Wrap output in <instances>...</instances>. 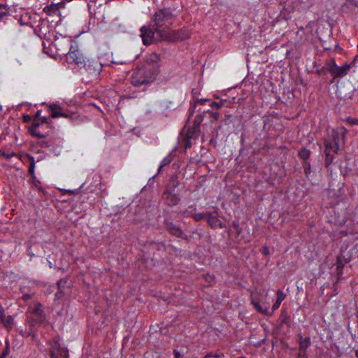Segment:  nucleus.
I'll list each match as a JSON object with an SVG mask.
<instances>
[{"label": "nucleus", "mask_w": 358, "mask_h": 358, "mask_svg": "<svg viewBox=\"0 0 358 358\" xmlns=\"http://www.w3.org/2000/svg\"><path fill=\"white\" fill-rule=\"evenodd\" d=\"M348 132V130L344 127H338L332 130L331 136L325 141L327 166L333 161L331 153H337L338 150L344 148Z\"/></svg>", "instance_id": "f257e3e1"}, {"label": "nucleus", "mask_w": 358, "mask_h": 358, "mask_svg": "<svg viewBox=\"0 0 358 358\" xmlns=\"http://www.w3.org/2000/svg\"><path fill=\"white\" fill-rule=\"evenodd\" d=\"M43 11L48 15H55L59 12V8L57 4L52 3L45 6Z\"/></svg>", "instance_id": "f3484780"}, {"label": "nucleus", "mask_w": 358, "mask_h": 358, "mask_svg": "<svg viewBox=\"0 0 358 358\" xmlns=\"http://www.w3.org/2000/svg\"><path fill=\"white\" fill-rule=\"evenodd\" d=\"M251 303L254 306L257 312L264 315H267L268 313L270 303L266 299V296L265 299L252 297L251 299Z\"/></svg>", "instance_id": "1a4fd4ad"}, {"label": "nucleus", "mask_w": 358, "mask_h": 358, "mask_svg": "<svg viewBox=\"0 0 358 358\" xmlns=\"http://www.w3.org/2000/svg\"><path fill=\"white\" fill-rule=\"evenodd\" d=\"M173 355L175 358H180L181 357L180 352L177 350H173Z\"/></svg>", "instance_id": "473e14b6"}, {"label": "nucleus", "mask_w": 358, "mask_h": 358, "mask_svg": "<svg viewBox=\"0 0 358 358\" xmlns=\"http://www.w3.org/2000/svg\"><path fill=\"white\" fill-rule=\"evenodd\" d=\"M31 313L33 316V319L36 322H43L45 320V314L43 310L41 309V303H35L33 307L30 308Z\"/></svg>", "instance_id": "9b49d317"}, {"label": "nucleus", "mask_w": 358, "mask_h": 358, "mask_svg": "<svg viewBox=\"0 0 358 358\" xmlns=\"http://www.w3.org/2000/svg\"><path fill=\"white\" fill-rule=\"evenodd\" d=\"M156 77L153 73L141 65L138 66L133 73L131 81L133 85L138 87L152 82Z\"/></svg>", "instance_id": "20e7f679"}, {"label": "nucleus", "mask_w": 358, "mask_h": 358, "mask_svg": "<svg viewBox=\"0 0 358 358\" xmlns=\"http://www.w3.org/2000/svg\"><path fill=\"white\" fill-rule=\"evenodd\" d=\"M277 299L274 304L273 305V310H276L280 306L282 301L285 299L286 294L281 290L278 289L276 292Z\"/></svg>", "instance_id": "a211bd4d"}, {"label": "nucleus", "mask_w": 358, "mask_h": 358, "mask_svg": "<svg viewBox=\"0 0 358 358\" xmlns=\"http://www.w3.org/2000/svg\"><path fill=\"white\" fill-rule=\"evenodd\" d=\"M3 7V3H0V8Z\"/></svg>", "instance_id": "79ce46f5"}, {"label": "nucleus", "mask_w": 358, "mask_h": 358, "mask_svg": "<svg viewBox=\"0 0 358 358\" xmlns=\"http://www.w3.org/2000/svg\"><path fill=\"white\" fill-rule=\"evenodd\" d=\"M326 72L327 71L326 69H324V66L317 69V73L320 75H324Z\"/></svg>", "instance_id": "7c9ffc66"}, {"label": "nucleus", "mask_w": 358, "mask_h": 358, "mask_svg": "<svg viewBox=\"0 0 358 358\" xmlns=\"http://www.w3.org/2000/svg\"><path fill=\"white\" fill-rule=\"evenodd\" d=\"M0 322L8 330H10L14 326V318L11 315L6 316L5 313L0 315Z\"/></svg>", "instance_id": "2eb2a0df"}, {"label": "nucleus", "mask_w": 358, "mask_h": 358, "mask_svg": "<svg viewBox=\"0 0 358 358\" xmlns=\"http://www.w3.org/2000/svg\"><path fill=\"white\" fill-rule=\"evenodd\" d=\"M310 345V338L306 337L305 338H300L299 350L300 352L306 353L307 348Z\"/></svg>", "instance_id": "6ab92c4d"}, {"label": "nucleus", "mask_w": 358, "mask_h": 358, "mask_svg": "<svg viewBox=\"0 0 358 358\" xmlns=\"http://www.w3.org/2000/svg\"><path fill=\"white\" fill-rule=\"evenodd\" d=\"M355 356L358 358V349L355 351Z\"/></svg>", "instance_id": "ea45409f"}, {"label": "nucleus", "mask_w": 358, "mask_h": 358, "mask_svg": "<svg viewBox=\"0 0 358 358\" xmlns=\"http://www.w3.org/2000/svg\"><path fill=\"white\" fill-rule=\"evenodd\" d=\"M206 220L212 227H222V222L217 217V216L212 214H208L206 215Z\"/></svg>", "instance_id": "dca6fc26"}, {"label": "nucleus", "mask_w": 358, "mask_h": 358, "mask_svg": "<svg viewBox=\"0 0 358 358\" xmlns=\"http://www.w3.org/2000/svg\"><path fill=\"white\" fill-rule=\"evenodd\" d=\"M41 110H38V111L36 113V114H35V116H34V119H42V118H43V117H41Z\"/></svg>", "instance_id": "72a5a7b5"}, {"label": "nucleus", "mask_w": 358, "mask_h": 358, "mask_svg": "<svg viewBox=\"0 0 358 358\" xmlns=\"http://www.w3.org/2000/svg\"><path fill=\"white\" fill-rule=\"evenodd\" d=\"M50 122V117L34 119L32 124L29 127V131L33 136L38 138H45L49 134Z\"/></svg>", "instance_id": "7ed1b4c3"}, {"label": "nucleus", "mask_w": 358, "mask_h": 358, "mask_svg": "<svg viewBox=\"0 0 358 358\" xmlns=\"http://www.w3.org/2000/svg\"><path fill=\"white\" fill-rule=\"evenodd\" d=\"M174 230H176L175 234L178 236L179 234L180 233V230L178 229H175V228H174Z\"/></svg>", "instance_id": "58836bf2"}, {"label": "nucleus", "mask_w": 358, "mask_h": 358, "mask_svg": "<svg viewBox=\"0 0 358 358\" xmlns=\"http://www.w3.org/2000/svg\"><path fill=\"white\" fill-rule=\"evenodd\" d=\"M0 8V22H3L9 15L10 8L7 4H3Z\"/></svg>", "instance_id": "aec40b11"}, {"label": "nucleus", "mask_w": 358, "mask_h": 358, "mask_svg": "<svg viewBox=\"0 0 358 358\" xmlns=\"http://www.w3.org/2000/svg\"><path fill=\"white\" fill-rule=\"evenodd\" d=\"M268 248H264V251H263V253L265 254V255H267L268 253Z\"/></svg>", "instance_id": "4c0bfd02"}, {"label": "nucleus", "mask_w": 358, "mask_h": 358, "mask_svg": "<svg viewBox=\"0 0 358 358\" xmlns=\"http://www.w3.org/2000/svg\"><path fill=\"white\" fill-rule=\"evenodd\" d=\"M336 66V64L334 61H331L330 62L326 63L324 65V69H326L327 72H329L331 74L334 72L335 68Z\"/></svg>", "instance_id": "412c9836"}, {"label": "nucleus", "mask_w": 358, "mask_h": 358, "mask_svg": "<svg viewBox=\"0 0 358 358\" xmlns=\"http://www.w3.org/2000/svg\"><path fill=\"white\" fill-rule=\"evenodd\" d=\"M175 16L168 8L159 9L150 18V26L155 29L158 37L165 38L173 24Z\"/></svg>", "instance_id": "f03ea898"}, {"label": "nucleus", "mask_w": 358, "mask_h": 358, "mask_svg": "<svg viewBox=\"0 0 358 358\" xmlns=\"http://www.w3.org/2000/svg\"><path fill=\"white\" fill-rule=\"evenodd\" d=\"M241 358H244V357H241Z\"/></svg>", "instance_id": "37998d69"}, {"label": "nucleus", "mask_w": 358, "mask_h": 358, "mask_svg": "<svg viewBox=\"0 0 358 358\" xmlns=\"http://www.w3.org/2000/svg\"><path fill=\"white\" fill-rule=\"evenodd\" d=\"M310 152L309 150H307L306 148H303L301 149L299 152V157L302 159H304V160H306L309 158L310 157Z\"/></svg>", "instance_id": "4be33fe9"}, {"label": "nucleus", "mask_w": 358, "mask_h": 358, "mask_svg": "<svg viewBox=\"0 0 358 358\" xmlns=\"http://www.w3.org/2000/svg\"><path fill=\"white\" fill-rule=\"evenodd\" d=\"M345 121L350 124V125H353V124H358V120H356V119H353V118H347L345 120Z\"/></svg>", "instance_id": "c85d7f7f"}, {"label": "nucleus", "mask_w": 358, "mask_h": 358, "mask_svg": "<svg viewBox=\"0 0 358 358\" xmlns=\"http://www.w3.org/2000/svg\"><path fill=\"white\" fill-rule=\"evenodd\" d=\"M210 115H211V117H212L213 121L216 122L218 120V119L220 117V115L218 113L210 112Z\"/></svg>", "instance_id": "c756f323"}, {"label": "nucleus", "mask_w": 358, "mask_h": 358, "mask_svg": "<svg viewBox=\"0 0 358 358\" xmlns=\"http://www.w3.org/2000/svg\"><path fill=\"white\" fill-rule=\"evenodd\" d=\"M66 61L69 64H76L80 68L85 66V59L79 50L76 43L71 44L70 50L66 54Z\"/></svg>", "instance_id": "39448f33"}, {"label": "nucleus", "mask_w": 358, "mask_h": 358, "mask_svg": "<svg viewBox=\"0 0 358 358\" xmlns=\"http://www.w3.org/2000/svg\"><path fill=\"white\" fill-rule=\"evenodd\" d=\"M48 110L50 113H51L52 118H57L59 117L67 118L69 117L68 114L62 113L61 107L56 103L50 104L48 106Z\"/></svg>", "instance_id": "f8f14e48"}, {"label": "nucleus", "mask_w": 358, "mask_h": 358, "mask_svg": "<svg viewBox=\"0 0 358 358\" xmlns=\"http://www.w3.org/2000/svg\"><path fill=\"white\" fill-rule=\"evenodd\" d=\"M210 356H211V355H206V358H208V357H210Z\"/></svg>", "instance_id": "a19ab883"}, {"label": "nucleus", "mask_w": 358, "mask_h": 358, "mask_svg": "<svg viewBox=\"0 0 358 358\" xmlns=\"http://www.w3.org/2000/svg\"><path fill=\"white\" fill-rule=\"evenodd\" d=\"M299 358H308L306 355V353L299 352Z\"/></svg>", "instance_id": "c9c22d12"}, {"label": "nucleus", "mask_w": 358, "mask_h": 358, "mask_svg": "<svg viewBox=\"0 0 358 358\" xmlns=\"http://www.w3.org/2000/svg\"><path fill=\"white\" fill-rule=\"evenodd\" d=\"M31 164L29 166V172L30 173V174L33 175L34 173L35 163H34V157H31Z\"/></svg>", "instance_id": "bb28decb"}, {"label": "nucleus", "mask_w": 358, "mask_h": 358, "mask_svg": "<svg viewBox=\"0 0 358 358\" xmlns=\"http://www.w3.org/2000/svg\"><path fill=\"white\" fill-rule=\"evenodd\" d=\"M163 198L166 202V203L169 206L176 205L180 201L179 197L176 194H173L171 191L168 189H166L164 192L163 194Z\"/></svg>", "instance_id": "ddd939ff"}, {"label": "nucleus", "mask_w": 358, "mask_h": 358, "mask_svg": "<svg viewBox=\"0 0 358 358\" xmlns=\"http://www.w3.org/2000/svg\"><path fill=\"white\" fill-rule=\"evenodd\" d=\"M50 352L51 358H69L67 349L62 348L57 341L52 343Z\"/></svg>", "instance_id": "9d476101"}, {"label": "nucleus", "mask_w": 358, "mask_h": 358, "mask_svg": "<svg viewBox=\"0 0 358 358\" xmlns=\"http://www.w3.org/2000/svg\"><path fill=\"white\" fill-rule=\"evenodd\" d=\"M343 267H344L343 263L341 262V259L338 258L337 260V264H336V268H337L338 275H342V273H343L342 270H343Z\"/></svg>", "instance_id": "b1692460"}, {"label": "nucleus", "mask_w": 358, "mask_h": 358, "mask_svg": "<svg viewBox=\"0 0 358 358\" xmlns=\"http://www.w3.org/2000/svg\"><path fill=\"white\" fill-rule=\"evenodd\" d=\"M31 294H24L22 295V299H23L24 300H28V299H31Z\"/></svg>", "instance_id": "f704fd0d"}, {"label": "nucleus", "mask_w": 358, "mask_h": 358, "mask_svg": "<svg viewBox=\"0 0 358 358\" xmlns=\"http://www.w3.org/2000/svg\"><path fill=\"white\" fill-rule=\"evenodd\" d=\"M145 69H148L155 76H157L159 72L160 57L157 53H151L147 56L145 62L142 64Z\"/></svg>", "instance_id": "6e6552de"}, {"label": "nucleus", "mask_w": 358, "mask_h": 358, "mask_svg": "<svg viewBox=\"0 0 358 358\" xmlns=\"http://www.w3.org/2000/svg\"><path fill=\"white\" fill-rule=\"evenodd\" d=\"M225 100H220V101H213L210 104V106L213 108L219 109L224 105Z\"/></svg>", "instance_id": "5701e85b"}, {"label": "nucleus", "mask_w": 358, "mask_h": 358, "mask_svg": "<svg viewBox=\"0 0 358 358\" xmlns=\"http://www.w3.org/2000/svg\"><path fill=\"white\" fill-rule=\"evenodd\" d=\"M192 31L187 28L173 30L170 29L167 35H165L164 41L176 42L179 41L187 40L190 38Z\"/></svg>", "instance_id": "0eeeda50"}, {"label": "nucleus", "mask_w": 358, "mask_h": 358, "mask_svg": "<svg viewBox=\"0 0 358 358\" xmlns=\"http://www.w3.org/2000/svg\"><path fill=\"white\" fill-rule=\"evenodd\" d=\"M8 353H9V346H8V344L7 343L6 347L5 348L1 355L0 356V358H6V357L8 355Z\"/></svg>", "instance_id": "cd10ccee"}, {"label": "nucleus", "mask_w": 358, "mask_h": 358, "mask_svg": "<svg viewBox=\"0 0 358 358\" xmlns=\"http://www.w3.org/2000/svg\"><path fill=\"white\" fill-rule=\"evenodd\" d=\"M304 172L307 176H308V175L310 173L311 169H310V164L309 163L306 162L305 166H304Z\"/></svg>", "instance_id": "393cba45"}, {"label": "nucleus", "mask_w": 358, "mask_h": 358, "mask_svg": "<svg viewBox=\"0 0 358 358\" xmlns=\"http://www.w3.org/2000/svg\"><path fill=\"white\" fill-rule=\"evenodd\" d=\"M194 218L196 220H200L201 219H203V218H206V215H202V214H197V215H195L194 216Z\"/></svg>", "instance_id": "2f4dec72"}, {"label": "nucleus", "mask_w": 358, "mask_h": 358, "mask_svg": "<svg viewBox=\"0 0 358 358\" xmlns=\"http://www.w3.org/2000/svg\"><path fill=\"white\" fill-rule=\"evenodd\" d=\"M349 69H350V65H348V64H345L341 66H338L336 65L331 76L334 78L343 77L347 74Z\"/></svg>", "instance_id": "4468645a"}, {"label": "nucleus", "mask_w": 358, "mask_h": 358, "mask_svg": "<svg viewBox=\"0 0 358 358\" xmlns=\"http://www.w3.org/2000/svg\"><path fill=\"white\" fill-rule=\"evenodd\" d=\"M222 356H223V355H222V354H218V353H216V354H215V355H213V357H215V358H220V357H222Z\"/></svg>", "instance_id": "e433bc0d"}, {"label": "nucleus", "mask_w": 358, "mask_h": 358, "mask_svg": "<svg viewBox=\"0 0 358 358\" xmlns=\"http://www.w3.org/2000/svg\"><path fill=\"white\" fill-rule=\"evenodd\" d=\"M140 31L143 43L145 45H149L156 42L164 41V39L158 37V34L153 27L143 26Z\"/></svg>", "instance_id": "423d86ee"}, {"label": "nucleus", "mask_w": 358, "mask_h": 358, "mask_svg": "<svg viewBox=\"0 0 358 358\" xmlns=\"http://www.w3.org/2000/svg\"><path fill=\"white\" fill-rule=\"evenodd\" d=\"M170 162H171V159L169 157H164L161 162L160 168L169 164Z\"/></svg>", "instance_id": "a878e982"}]
</instances>
